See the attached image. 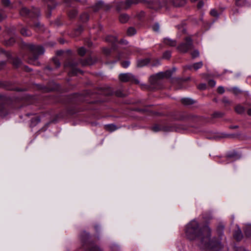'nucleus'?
Returning a JSON list of instances; mask_svg holds the SVG:
<instances>
[{"mask_svg": "<svg viewBox=\"0 0 251 251\" xmlns=\"http://www.w3.org/2000/svg\"><path fill=\"white\" fill-rule=\"evenodd\" d=\"M185 233L189 240H199V246L200 248L202 242L203 243H207L212 240L210 238L211 229L209 227L205 226L202 228H200L198 222L195 220L191 221L187 225Z\"/></svg>", "mask_w": 251, "mask_h": 251, "instance_id": "obj_1", "label": "nucleus"}, {"mask_svg": "<svg viewBox=\"0 0 251 251\" xmlns=\"http://www.w3.org/2000/svg\"><path fill=\"white\" fill-rule=\"evenodd\" d=\"M223 248V246L219 241L215 238L212 239L207 243H203L201 245V248L206 250L207 251H219Z\"/></svg>", "mask_w": 251, "mask_h": 251, "instance_id": "obj_2", "label": "nucleus"}, {"mask_svg": "<svg viewBox=\"0 0 251 251\" xmlns=\"http://www.w3.org/2000/svg\"><path fill=\"white\" fill-rule=\"evenodd\" d=\"M28 48L33 54V56L29 60L31 63H33V61L37 59L39 55L43 54L45 52V50L42 47L37 45H29Z\"/></svg>", "mask_w": 251, "mask_h": 251, "instance_id": "obj_3", "label": "nucleus"}, {"mask_svg": "<svg viewBox=\"0 0 251 251\" xmlns=\"http://www.w3.org/2000/svg\"><path fill=\"white\" fill-rule=\"evenodd\" d=\"M184 40L185 43L180 44L177 47V49L179 51L183 53L187 52L193 48L192 40L190 37H186Z\"/></svg>", "mask_w": 251, "mask_h": 251, "instance_id": "obj_4", "label": "nucleus"}, {"mask_svg": "<svg viewBox=\"0 0 251 251\" xmlns=\"http://www.w3.org/2000/svg\"><path fill=\"white\" fill-rule=\"evenodd\" d=\"M119 79L123 82L127 81H135L136 83H138V81L136 79L134 76L130 73L121 74L119 75Z\"/></svg>", "mask_w": 251, "mask_h": 251, "instance_id": "obj_5", "label": "nucleus"}, {"mask_svg": "<svg viewBox=\"0 0 251 251\" xmlns=\"http://www.w3.org/2000/svg\"><path fill=\"white\" fill-rule=\"evenodd\" d=\"M165 5V2L161 3L159 1H153L149 3L148 6L150 8L154 9L155 10L159 9L160 8Z\"/></svg>", "mask_w": 251, "mask_h": 251, "instance_id": "obj_6", "label": "nucleus"}, {"mask_svg": "<svg viewBox=\"0 0 251 251\" xmlns=\"http://www.w3.org/2000/svg\"><path fill=\"white\" fill-rule=\"evenodd\" d=\"M141 0H126L124 3L122 2V6L124 8L127 9L132 5L137 4Z\"/></svg>", "mask_w": 251, "mask_h": 251, "instance_id": "obj_7", "label": "nucleus"}, {"mask_svg": "<svg viewBox=\"0 0 251 251\" xmlns=\"http://www.w3.org/2000/svg\"><path fill=\"white\" fill-rule=\"evenodd\" d=\"M150 62L148 58L139 59L137 61V66L138 67H143L146 66Z\"/></svg>", "mask_w": 251, "mask_h": 251, "instance_id": "obj_8", "label": "nucleus"}, {"mask_svg": "<svg viewBox=\"0 0 251 251\" xmlns=\"http://www.w3.org/2000/svg\"><path fill=\"white\" fill-rule=\"evenodd\" d=\"M163 42L165 44L171 47L176 46V40H172L169 38H165L164 39Z\"/></svg>", "mask_w": 251, "mask_h": 251, "instance_id": "obj_9", "label": "nucleus"}, {"mask_svg": "<svg viewBox=\"0 0 251 251\" xmlns=\"http://www.w3.org/2000/svg\"><path fill=\"white\" fill-rule=\"evenodd\" d=\"M170 1L176 7L183 6L186 2V0H170Z\"/></svg>", "mask_w": 251, "mask_h": 251, "instance_id": "obj_10", "label": "nucleus"}, {"mask_svg": "<svg viewBox=\"0 0 251 251\" xmlns=\"http://www.w3.org/2000/svg\"><path fill=\"white\" fill-rule=\"evenodd\" d=\"M182 104L186 105H191L194 103L195 101L192 99L188 98H182L181 100Z\"/></svg>", "mask_w": 251, "mask_h": 251, "instance_id": "obj_11", "label": "nucleus"}, {"mask_svg": "<svg viewBox=\"0 0 251 251\" xmlns=\"http://www.w3.org/2000/svg\"><path fill=\"white\" fill-rule=\"evenodd\" d=\"M129 19V16L126 14H122L119 17V21L122 23L127 22Z\"/></svg>", "mask_w": 251, "mask_h": 251, "instance_id": "obj_12", "label": "nucleus"}, {"mask_svg": "<svg viewBox=\"0 0 251 251\" xmlns=\"http://www.w3.org/2000/svg\"><path fill=\"white\" fill-rule=\"evenodd\" d=\"M202 65H203L202 62L200 61V62L194 63L193 65V67L194 68V69L195 70H197L201 68L202 66ZM192 66H188V68L189 69H191L192 68Z\"/></svg>", "mask_w": 251, "mask_h": 251, "instance_id": "obj_13", "label": "nucleus"}, {"mask_svg": "<svg viewBox=\"0 0 251 251\" xmlns=\"http://www.w3.org/2000/svg\"><path fill=\"white\" fill-rule=\"evenodd\" d=\"M32 12L25 7L23 8L20 11V14L23 16H26L28 15H31Z\"/></svg>", "mask_w": 251, "mask_h": 251, "instance_id": "obj_14", "label": "nucleus"}, {"mask_svg": "<svg viewBox=\"0 0 251 251\" xmlns=\"http://www.w3.org/2000/svg\"><path fill=\"white\" fill-rule=\"evenodd\" d=\"M105 128L106 130L112 132L117 129L116 126L113 124H109L105 126Z\"/></svg>", "mask_w": 251, "mask_h": 251, "instance_id": "obj_15", "label": "nucleus"}, {"mask_svg": "<svg viewBox=\"0 0 251 251\" xmlns=\"http://www.w3.org/2000/svg\"><path fill=\"white\" fill-rule=\"evenodd\" d=\"M106 41L107 42H111L113 44H116L118 42L117 38L113 36H108L106 38Z\"/></svg>", "mask_w": 251, "mask_h": 251, "instance_id": "obj_16", "label": "nucleus"}, {"mask_svg": "<svg viewBox=\"0 0 251 251\" xmlns=\"http://www.w3.org/2000/svg\"><path fill=\"white\" fill-rule=\"evenodd\" d=\"M235 111L238 114H242L245 111V108L240 105H238L235 107Z\"/></svg>", "mask_w": 251, "mask_h": 251, "instance_id": "obj_17", "label": "nucleus"}, {"mask_svg": "<svg viewBox=\"0 0 251 251\" xmlns=\"http://www.w3.org/2000/svg\"><path fill=\"white\" fill-rule=\"evenodd\" d=\"M21 33L25 36H28L31 34V32L25 27L21 29Z\"/></svg>", "mask_w": 251, "mask_h": 251, "instance_id": "obj_18", "label": "nucleus"}, {"mask_svg": "<svg viewBox=\"0 0 251 251\" xmlns=\"http://www.w3.org/2000/svg\"><path fill=\"white\" fill-rule=\"evenodd\" d=\"M136 33V30L134 28L130 27L127 30V34L128 36H132Z\"/></svg>", "mask_w": 251, "mask_h": 251, "instance_id": "obj_19", "label": "nucleus"}, {"mask_svg": "<svg viewBox=\"0 0 251 251\" xmlns=\"http://www.w3.org/2000/svg\"><path fill=\"white\" fill-rule=\"evenodd\" d=\"M164 76H165V74L162 72H160V73H157L155 75H152V76H151V78H152V79L161 78H163Z\"/></svg>", "mask_w": 251, "mask_h": 251, "instance_id": "obj_20", "label": "nucleus"}, {"mask_svg": "<svg viewBox=\"0 0 251 251\" xmlns=\"http://www.w3.org/2000/svg\"><path fill=\"white\" fill-rule=\"evenodd\" d=\"M234 238L237 240H240L242 237V234L241 231H237L234 234Z\"/></svg>", "mask_w": 251, "mask_h": 251, "instance_id": "obj_21", "label": "nucleus"}, {"mask_svg": "<svg viewBox=\"0 0 251 251\" xmlns=\"http://www.w3.org/2000/svg\"><path fill=\"white\" fill-rule=\"evenodd\" d=\"M227 157L230 158H234L235 159H237L240 158V155L238 154L236 152H233L230 154H229L227 156Z\"/></svg>", "mask_w": 251, "mask_h": 251, "instance_id": "obj_22", "label": "nucleus"}, {"mask_svg": "<svg viewBox=\"0 0 251 251\" xmlns=\"http://www.w3.org/2000/svg\"><path fill=\"white\" fill-rule=\"evenodd\" d=\"M80 19L83 22H85L88 20L89 16L87 13H84L80 16Z\"/></svg>", "mask_w": 251, "mask_h": 251, "instance_id": "obj_23", "label": "nucleus"}, {"mask_svg": "<svg viewBox=\"0 0 251 251\" xmlns=\"http://www.w3.org/2000/svg\"><path fill=\"white\" fill-rule=\"evenodd\" d=\"M8 114L7 110L4 108H1L0 109V116L1 117H5Z\"/></svg>", "mask_w": 251, "mask_h": 251, "instance_id": "obj_24", "label": "nucleus"}, {"mask_svg": "<svg viewBox=\"0 0 251 251\" xmlns=\"http://www.w3.org/2000/svg\"><path fill=\"white\" fill-rule=\"evenodd\" d=\"M171 56V53L169 51H165L163 54V58L165 59H169Z\"/></svg>", "mask_w": 251, "mask_h": 251, "instance_id": "obj_25", "label": "nucleus"}, {"mask_svg": "<svg viewBox=\"0 0 251 251\" xmlns=\"http://www.w3.org/2000/svg\"><path fill=\"white\" fill-rule=\"evenodd\" d=\"M78 53L80 56H83L86 53V50L81 47L78 50Z\"/></svg>", "mask_w": 251, "mask_h": 251, "instance_id": "obj_26", "label": "nucleus"}, {"mask_svg": "<svg viewBox=\"0 0 251 251\" xmlns=\"http://www.w3.org/2000/svg\"><path fill=\"white\" fill-rule=\"evenodd\" d=\"M21 63V60L18 58H15L13 61V65L17 67L20 65Z\"/></svg>", "mask_w": 251, "mask_h": 251, "instance_id": "obj_27", "label": "nucleus"}, {"mask_svg": "<svg viewBox=\"0 0 251 251\" xmlns=\"http://www.w3.org/2000/svg\"><path fill=\"white\" fill-rule=\"evenodd\" d=\"M246 0H236V4L238 6H243L245 3Z\"/></svg>", "mask_w": 251, "mask_h": 251, "instance_id": "obj_28", "label": "nucleus"}, {"mask_svg": "<svg viewBox=\"0 0 251 251\" xmlns=\"http://www.w3.org/2000/svg\"><path fill=\"white\" fill-rule=\"evenodd\" d=\"M76 14H77V12L75 10H74L71 11L69 12V16L71 18H73L76 15Z\"/></svg>", "mask_w": 251, "mask_h": 251, "instance_id": "obj_29", "label": "nucleus"}, {"mask_svg": "<svg viewBox=\"0 0 251 251\" xmlns=\"http://www.w3.org/2000/svg\"><path fill=\"white\" fill-rule=\"evenodd\" d=\"M121 65L124 68H127L130 65V61H126L121 63Z\"/></svg>", "mask_w": 251, "mask_h": 251, "instance_id": "obj_30", "label": "nucleus"}, {"mask_svg": "<svg viewBox=\"0 0 251 251\" xmlns=\"http://www.w3.org/2000/svg\"><path fill=\"white\" fill-rule=\"evenodd\" d=\"M152 29L155 32H158L159 30V25L158 24H154L152 26Z\"/></svg>", "mask_w": 251, "mask_h": 251, "instance_id": "obj_31", "label": "nucleus"}, {"mask_svg": "<svg viewBox=\"0 0 251 251\" xmlns=\"http://www.w3.org/2000/svg\"><path fill=\"white\" fill-rule=\"evenodd\" d=\"M103 3L102 1H100L95 6V10H98L99 8L102 7Z\"/></svg>", "mask_w": 251, "mask_h": 251, "instance_id": "obj_32", "label": "nucleus"}, {"mask_svg": "<svg viewBox=\"0 0 251 251\" xmlns=\"http://www.w3.org/2000/svg\"><path fill=\"white\" fill-rule=\"evenodd\" d=\"M152 130L154 132H157L161 130V129L159 126L155 125L152 127Z\"/></svg>", "mask_w": 251, "mask_h": 251, "instance_id": "obj_33", "label": "nucleus"}, {"mask_svg": "<svg viewBox=\"0 0 251 251\" xmlns=\"http://www.w3.org/2000/svg\"><path fill=\"white\" fill-rule=\"evenodd\" d=\"M191 55L193 58H196L199 56V52L197 50H194L193 52H192Z\"/></svg>", "mask_w": 251, "mask_h": 251, "instance_id": "obj_34", "label": "nucleus"}, {"mask_svg": "<svg viewBox=\"0 0 251 251\" xmlns=\"http://www.w3.org/2000/svg\"><path fill=\"white\" fill-rule=\"evenodd\" d=\"M210 14L214 16V17H218V12L216 10H215V9H212L210 11Z\"/></svg>", "mask_w": 251, "mask_h": 251, "instance_id": "obj_35", "label": "nucleus"}, {"mask_svg": "<svg viewBox=\"0 0 251 251\" xmlns=\"http://www.w3.org/2000/svg\"><path fill=\"white\" fill-rule=\"evenodd\" d=\"M217 91L219 94H223L225 92V89L222 86H219L217 89Z\"/></svg>", "mask_w": 251, "mask_h": 251, "instance_id": "obj_36", "label": "nucleus"}, {"mask_svg": "<svg viewBox=\"0 0 251 251\" xmlns=\"http://www.w3.org/2000/svg\"><path fill=\"white\" fill-rule=\"evenodd\" d=\"M103 53L104 54H105L106 55H108L111 52V49H109L108 48H104L103 49Z\"/></svg>", "mask_w": 251, "mask_h": 251, "instance_id": "obj_37", "label": "nucleus"}, {"mask_svg": "<svg viewBox=\"0 0 251 251\" xmlns=\"http://www.w3.org/2000/svg\"><path fill=\"white\" fill-rule=\"evenodd\" d=\"M6 15L5 13L3 11L0 10V21L4 19Z\"/></svg>", "mask_w": 251, "mask_h": 251, "instance_id": "obj_38", "label": "nucleus"}, {"mask_svg": "<svg viewBox=\"0 0 251 251\" xmlns=\"http://www.w3.org/2000/svg\"><path fill=\"white\" fill-rule=\"evenodd\" d=\"M176 130V131H179V129H175L173 127H169L168 129H166V128H164L163 130L166 131H172Z\"/></svg>", "mask_w": 251, "mask_h": 251, "instance_id": "obj_39", "label": "nucleus"}, {"mask_svg": "<svg viewBox=\"0 0 251 251\" xmlns=\"http://www.w3.org/2000/svg\"><path fill=\"white\" fill-rule=\"evenodd\" d=\"M31 122H35V124H36L40 122V119L38 117H36L35 118H33L31 119Z\"/></svg>", "mask_w": 251, "mask_h": 251, "instance_id": "obj_40", "label": "nucleus"}, {"mask_svg": "<svg viewBox=\"0 0 251 251\" xmlns=\"http://www.w3.org/2000/svg\"><path fill=\"white\" fill-rule=\"evenodd\" d=\"M208 84L211 87H213L216 84V82L214 80H210L208 81Z\"/></svg>", "mask_w": 251, "mask_h": 251, "instance_id": "obj_41", "label": "nucleus"}, {"mask_svg": "<svg viewBox=\"0 0 251 251\" xmlns=\"http://www.w3.org/2000/svg\"><path fill=\"white\" fill-rule=\"evenodd\" d=\"M2 2L5 6H8L10 4V1L9 0H2Z\"/></svg>", "mask_w": 251, "mask_h": 251, "instance_id": "obj_42", "label": "nucleus"}, {"mask_svg": "<svg viewBox=\"0 0 251 251\" xmlns=\"http://www.w3.org/2000/svg\"><path fill=\"white\" fill-rule=\"evenodd\" d=\"M83 30V28L81 26H79L76 30V35L79 34Z\"/></svg>", "mask_w": 251, "mask_h": 251, "instance_id": "obj_43", "label": "nucleus"}, {"mask_svg": "<svg viewBox=\"0 0 251 251\" xmlns=\"http://www.w3.org/2000/svg\"><path fill=\"white\" fill-rule=\"evenodd\" d=\"M53 61L56 67H59L60 66V63H59L58 60H57V59H54Z\"/></svg>", "mask_w": 251, "mask_h": 251, "instance_id": "obj_44", "label": "nucleus"}, {"mask_svg": "<svg viewBox=\"0 0 251 251\" xmlns=\"http://www.w3.org/2000/svg\"><path fill=\"white\" fill-rule=\"evenodd\" d=\"M206 88V85L204 84H201L199 85L198 88L200 89H205Z\"/></svg>", "mask_w": 251, "mask_h": 251, "instance_id": "obj_45", "label": "nucleus"}, {"mask_svg": "<svg viewBox=\"0 0 251 251\" xmlns=\"http://www.w3.org/2000/svg\"><path fill=\"white\" fill-rule=\"evenodd\" d=\"M203 2L202 1H199L198 3L197 6L199 8H201L203 6Z\"/></svg>", "mask_w": 251, "mask_h": 251, "instance_id": "obj_46", "label": "nucleus"}, {"mask_svg": "<svg viewBox=\"0 0 251 251\" xmlns=\"http://www.w3.org/2000/svg\"><path fill=\"white\" fill-rule=\"evenodd\" d=\"M236 251H248L243 247H238L236 249Z\"/></svg>", "mask_w": 251, "mask_h": 251, "instance_id": "obj_47", "label": "nucleus"}, {"mask_svg": "<svg viewBox=\"0 0 251 251\" xmlns=\"http://www.w3.org/2000/svg\"><path fill=\"white\" fill-rule=\"evenodd\" d=\"M90 251H101L97 247L92 248Z\"/></svg>", "mask_w": 251, "mask_h": 251, "instance_id": "obj_48", "label": "nucleus"}, {"mask_svg": "<svg viewBox=\"0 0 251 251\" xmlns=\"http://www.w3.org/2000/svg\"><path fill=\"white\" fill-rule=\"evenodd\" d=\"M223 114L221 113H215L214 116L216 117H220L223 116Z\"/></svg>", "mask_w": 251, "mask_h": 251, "instance_id": "obj_49", "label": "nucleus"}, {"mask_svg": "<svg viewBox=\"0 0 251 251\" xmlns=\"http://www.w3.org/2000/svg\"><path fill=\"white\" fill-rule=\"evenodd\" d=\"M238 127V126H229V128L231 129L237 128Z\"/></svg>", "mask_w": 251, "mask_h": 251, "instance_id": "obj_50", "label": "nucleus"}, {"mask_svg": "<svg viewBox=\"0 0 251 251\" xmlns=\"http://www.w3.org/2000/svg\"><path fill=\"white\" fill-rule=\"evenodd\" d=\"M250 228L249 227H248V228H247V229H246V230H245L246 234L247 235H248V236H249V235H250V233H249V229H248V228Z\"/></svg>", "mask_w": 251, "mask_h": 251, "instance_id": "obj_51", "label": "nucleus"}, {"mask_svg": "<svg viewBox=\"0 0 251 251\" xmlns=\"http://www.w3.org/2000/svg\"><path fill=\"white\" fill-rule=\"evenodd\" d=\"M248 114L249 115L251 116V108L248 110Z\"/></svg>", "mask_w": 251, "mask_h": 251, "instance_id": "obj_52", "label": "nucleus"}, {"mask_svg": "<svg viewBox=\"0 0 251 251\" xmlns=\"http://www.w3.org/2000/svg\"><path fill=\"white\" fill-rule=\"evenodd\" d=\"M35 15H37L38 14V9H36L35 11Z\"/></svg>", "mask_w": 251, "mask_h": 251, "instance_id": "obj_53", "label": "nucleus"}, {"mask_svg": "<svg viewBox=\"0 0 251 251\" xmlns=\"http://www.w3.org/2000/svg\"><path fill=\"white\" fill-rule=\"evenodd\" d=\"M1 64H2L3 65H4L5 64V62L2 61V62H1Z\"/></svg>", "mask_w": 251, "mask_h": 251, "instance_id": "obj_54", "label": "nucleus"}, {"mask_svg": "<svg viewBox=\"0 0 251 251\" xmlns=\"http://www.w3.org/2000/svg\"><path fill=\"white\" fill-rule=\"evenodd\" d=\"M224 101L225 102H228V100H224Z\"/></svg>", "mask_w": 251, "mask_h": 251, "instance_id": "obj_55", "label": "nucleus"}, {"mask_svg": "<svg viewBox=\"0 0 251 251\" xmlns=\"http://www.w3.org/2000/svg\"><path fill=\"white\" fill-rule=\"evenodd\" d=\"M39 24H36L35 26L37 27V26H39Z\"/></svg>", "mask_w": 251, "mask_h": 251, "instance_id": "obj_56", "label": "nucleus"}, {"mask_svg": "<svg viewBox=\"0 0 251 251\" xmlns=\"http://www.w3.org/2000/svg\"><path fill=\"white\" fill-rule=\"evenodd\" d=\"M91 45H92V44H91H91H90H90L89 43L88 46H91Z\"/></svg>", "mask_w": 251, "mask_h": 251, "instance_id": "obj_57", "label": "nucleus"}, {"mask_svg": "<svg viewBox=\"0 0 251 251\" xmlns=\"http://www.w3.org/2000/svg\"><path fill=\"white\" fill-rule=\"evenodd\" d=\"M176 68H173L174 71H176Z\"/></svg>", "mask_w": 251, "mask_h": 251, "instance_id": "obj_58", "label": "nucleus"}, {"mask_svg": "<svg viewBox=\"0 0 251 251\" xmlns=\"http://www.w3.org/2000/svg\"><path fill=\"white\" fill-rule=\"evenodd\" d=\"M49 0V1H52L53 0Z\"/></svg>", "mask_w": 251, "mask_h": 251, "instance_id": "obj_59", "label": "nucleus"}, {"mask_svg": "<svg viewBox=\"0 0 251 251\" xmlns=\"http://www.w3.org/2000/svg\"><path fill=\"white\" fill-rule=\"evenodd\" d=\"M144 12H142V15H144Z\"/></svg>", "mask_w": 251, "mask_h": 251, "instance_id": "obj_60", "label": "nucleus"}]
</instances>
